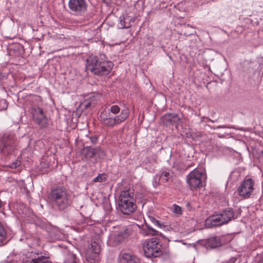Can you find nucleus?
<instances>
[{"mask_svg":"<svg viewBox=\"0 0 263 263\" xmlns=\"http://www.w3.org/2000/svg\"><path fill=\"white\" fill-rule=\"evenodd\" d=\"M6 232L0 222V246L4 244V241L6 239Z\"/></svg>","mask_w":263,"mask_h":263,"instance_id":"obj_24","label":"nucleus"},{"mask_svg":"<svg viewBox=\"0 0 263 263\" xmlns=\"http://www.w3.org/2000/svg\"><path fill=\"white\" fill-rule=\"evenodd\" d=\"M48 199L52 207L59 212H65L73 203L71 194L66 187L62 186L52 187Z\"/></svg>","mask_w":263,"mask_h":263,"instance_id":"obj_1","label":"nucleus"},{"mask_svg":"<svg viewBox=\"0 0 263 263\" xmlns=\"http://www.w3.org/2000/svg\"><path fill=\"white\" fill-rule=\"evenodd\" d=\"M190 34H191L184 33V35H186V36H187V35H190Z\"/></svg>","mask_w":263,"mask_h":263,"instance_id":"obj_40","label":"nucleus"},{"mask_svg":"<svg viewBox=\"0 0 263 263\" xmlns=\"http://www.w3.org/2000/svg\"><path fill=\"white\" fill-rule=\"evenodd\" d=\"M4 77V75L1 72H0V81L3 80Z\"/></svg>","mask_w":263,"mask_h":263,"instance_id":"obj_36","label":"nucleus"},{"mask_svg":"<svg viewBox=\"0 0 263 263\" xmlns=\"http://www.w3.org/2000/svg\"><path fill=\"white\" fill-rule=\"evenodd\" d=\"M254 182L251 178L245 179L242 181L238 187L240 196L245 198H249L254 190Z\"/></svg>","mask_w":263,"mask_h":263,"instance_id":"obj_9","label":"nucleus"},{"mask_svg":"<svg viewBox=\"0 0 263 263\" xmlns=\"http://www.w3.org/2000/svg\"><path fill=\"white\" fill-rule=\"evenodd\" d=\"M173 206L174 208L173 211L175 214H177L178 215H180L182 214V208L180 206L176 204H174Z\"/></svg>","mask_w":263,"mask_h":263,"instance_id":"obj_29","label":"nucleus"},{"mask_svg":"<svg viewBox=\"0 0 263 263\" xmlns=\"http://www.w3.org/2000/svg\"><path fill=\"white\" fill-rule=\"evenodd\" d=\"M145 227H146V229H144L143 230H142V233H144L145 232V231H147L148 229H149V228H152L149 224H148L147 223H146L145 224Z\"/></svg>","mask_w":263,"mask_h":263,"instance_id":"obj_35","label":"nucleus"},{"mask_svg":"<svg viewBox=\"0 0 263 263\" xmlns=\"http://www.w3.org/2000/svg\"><path fill=\"white\" fill-rule=\"evenodd\" d=\"M160 180H159V175H156L152 181V183L154 187L156 188L159 184V181Z\"/></svg>","mask_w":263,"mask_h":263,"instance_id":"obj_31","label":"nucleus"},{"mask_svg":"<svg viewBox=\"0 0 263 263\" xmlns=\"http://www.w3.org/2000/svg\"><path fill=\"white\" fill-rule=\"evenodd\" d=\"M17 163H18V162H15V163H14L13 164V165H12V167H16V166H17V165H18V164H17Z\"/></svg>","mask_w":263,"mask_h":263,"instance_id":"obj_37","label":"nucleus"},{"mask_svg":"<svg viewBox=\"0 0 263 263\" xmlns=\"http://www.w3.org/2000/svg\"><path fill=\"white\" fill-rule=\"evenodd\" d=\"M2 205V202L1 200H0V208H1Z\"/></svg>","mask_w":263,"mask_h":263,"instance_id":"obj_39","label":"nucleus"},{"mask_svg":"<svg viewBox=\"0 0 263 263\" xmlns=\"http://www.w3.org/2000/svg\"><path fill=\"white\" fill-rule=\"evenodd\" d=\"M209 121H210V122H214L216 121H217V120H216L215 121H214V120H211V119H209Z\"/></svg>","mask_w":263,"mask_h":263,"instance_id":"obj_38","label":"nucleus"},{"mask_svg":"<svg viewBox=\"0 0 263 263\" xmlns=\"http://www.w3.org/2000/svg\"><path fill=\"white\" fill-rule=\"evenodd\" d=\"M221 245V240L219 236H212L203 241V245L207 249L216 248Z\"/></svg>","mask_w":263,"mask_h":263,"instance_id":"obj_12","label":"nucleus"},{"mask_svg":"<svg viewBox=\"0 0 263 263\" xmlns=\"http://www.w3.org/2000/svg\"><path fill=\"white\" fill-rule=\"evenodd\" d=\"M94 148L91 146H84L82 149L81 153L86 159L95 158Z\"/></svg>","mask_w":263,"mask_h":263,"instance_id":"obj_20","label":"nucleus"},{"mask_svg":"<svg viewBox=\"0 0 263 263\" xmlns=\"http://www.w3.org/2000/svg\"><path fill=\"white\" fill-rule=\"evenodd\" d=\"M1 103L4 104V106L3 108L0 109V110H4L7 108L8 105L7 104V101L5 100H3L1 101Z\"/></svg>","mask_w":263,"mask_h":263,"instance_id":"obj_33","label":"nucleus"},{"mask_svg":"<svg viewBox=\"0 0 263 263\" xmlns=\"http://www.w3.org/2000/svg\"><path fill=\"white\" fill-rule=\"evenodd\" d=\"M106 179V178L104 174H100L93 179V181L95 182H101L105 181Z\"/></svg>","mask_w":263,"mask_h":263,"instance_id":"obj_30","label":"nucleus"},{"mask_svg":"<svg viewBox=\"0 0 263 263\" xmlns=\"http://www.w3.org/2000/svg\"><path fill=\"white\" fill-rule=\"evenodd\" d=\"M120 108L117 105H112L108 110H104L100 115V119L104 126L113 127L124 122L129 116L128 110L126 108L121 110L119 115L112 116L110 113L117 115L120 112Z\"/></svg>","mask_w":263,"mask_h":263,"instance_id":"obj_3","label":"nucleus"},{"mask_svg":"<svg viewBox=\"0 0 263 263\" xmlns=\"http://www.w3.org/2000/svg\"><path fill=\"white\" fill-rule=\"evenodd\" d=\"M16 139L14 135L11 133H6L2 138V143L3 147H12L15 144Z\"/></svg>","mask_w":263,"mask_h":263,"instance_id":"obj_15","label":"nucleus"},{"mask_svg":"<svg viewBox=\"0 0 263 263\" xmlns=\"http://www.w3.org/2000/svg\"><path fill=\"white\" fill-rule=\"evenodd\" d=\"M101 249L100 240L97 239L96 240L92 241L91 242V250L92 252L96 255L99 254Z\"/></svg>","mask_w":263,"mask_h":263,"instance_id":"obj_22","label":"nucleus"},{"mask_svg":"<svg viewBox=\"0 0 263 263\" xmlns=\"http://www.w3.org/2000/svg\"><path fill=\"white\" fill-rule=\"evenodd\" d=\"M98 137L96 136L90 137V141L92 144H96L98 141Z\"/></svg>","mask_w":263,"mask_h":263,"instance_id":"obj_32","label":"nucleus"},{"mask_svg":"<svg viewBox=\"0 0 263 263\" xmlns=\"http://www.w3.org/2000/svg\"><path fill=\"white\" fill-rule=\"evenodd\" d=\"M95 157L96 159H104L106 157L105 151L100 147L94 148Z\"/></svg>","mask_w":263,"mask_h":263,"instance_id":"obj_23","label":"nucleus"},{"mask_svg":"<svg viewBox=\"0 0 263 263\" xmlns=\"http://www.w3.org/2000/svg\"><path fill=\"white\" fill-rule=\"evenodd\" d=\"M78 259L76 255L69 251H66L64 263H78Z\"/></svg>","mask_w":263,"mask_h":263,"instance_id":"obj_21","label":"nucleus"},{"mask_svg":"<svg viewBox=\"0 0 263 263\" xmlns=\"http://www.w3.org/2000/svg\"><path fill=\"white\" fill-rule=\"evenodd\" d=\"M161 122L166 126L175 124L176 126L180 122V118L176 114L168 113L161 117Z\"/></svg>","mask_w":263,"mask_h":263,"instance_id":"obj_10","label":"nucleus"},{"mask_svg":"<svg viewBox=\"0 0 263 263\" xmlns=\"http://www.w3.org/2000/svg\"><path fill=\"white\" fill-rule=\"evenodd\" d=\"M114 66L113 63L108 60L105 54L98 55H90L86 60V69L95 75H108Z\"/></svg>","mask_w":263,"mask_h":263,"instance_id":"obj_2","label":"nucleus"},{"mask_svg":"<svg viewBox=\"0 0 263 263\" xmlns=\"http://www.w3.org/2000/svg\"><path fill=\"white\" fill-rule=\"evenodd\" d=\"M88 4L86 0H69L68 7L76 16H81L87 11Z\"/></svg>","mask_w":263,"mask_h":263,"instance_id":"obj_6","label":"nucleus"},{"mask_svg":"<svg viewBox=\"0 0 263 263\" xmlns=\"http://www.w3.org/2000/svg\"><path fill=\"white\" fill-rule=\"evenodd\" d=\"M91 102L89 100H85L80 105V108L82 110L87 109L91 106Z\"/></svg>","mask_w":263,"mask_h":263,"instance_id":"obj_26","label":"nucleus"},{"mask_svg":"<svg viewBox=\"0 0 263 263\" xmlns=\"http://www.w3.org/2000/svg\"><path fill=\"white\" fill-rule=\"evenodd\" d=\"M223 263H228V262H223Z\"/></svg>","mask_w":263,"mask_h":263,"instance_id":"obj_42","label":"nucleus"},{"mask_svg":"<svg viewBox=\"0 0 263 263\" xmlns=\"http://www.w3.org/2000/svg\"><path fill=\"white\" fill-rule=\"evenodd\" d=\"M33 121L41 127H45L47 124L48 119L43 109L39 107H32L31 109Z\"/></svg>","mask_w":263,"mask_h":263,"instance_id":"obj_7","label":"nucleus"},{"mask_svg":"<svg viewBox=\"0 0 263 263\" xmlns=\"http://www.w3.org/2000/svg\"><path fill=\"white\" fill-rule=\"evenodd\" d=\"M49 236L53 241L59 240L63 238L62 233L57 228H51L49 232Z\"/></svg>","mask_w":263,"mask_h":263,"instance_id":"obj_19","label":"nucleus"},{"mask_svg":"<svg viewBox=\"0 0 263 263\" xmlns=\"http://www.w3.org/2000/svg\"><path fill=\"white\" fill-rule=\"evenodd\" d=\"M129 235V230L128 229H125L122 231L118 232L114 237V241L116 243L122 242L125 239L127 238Z\"/></svg>","mask_w":263,"mask_h":263,"instance_id":"obj_16","label":"nucleus"},{"mask_svg":"<svg viewBox=\"0 0 263 263\" xmlns=\"http://www.w3.org/2000/svg\"><path fill=\"white\" fill-rule=\"evenodd\" d=\"M258 263H263V260H262L260 261Z\"/></svg>","mask_w":263,"mask_h":263,"instance_id":"obj_41","label":"nucleus"},{"mask_svg":"<svg viewBox=\"0 0 263 263\" xmlns=\"http://www.w3.org/2000/svg\"><path fill=\"white\" fill-rule=\"evenodd\" d=\"M205 224L208 227H218L225 224L219 214L212 216L206 219Z\"/></svg>","mask_w":263,"mask_h":263,"instance_id":"obj_14","label":"nucleus"},{"mask_svg":"<svg viewBox=\"0 0 263 263\" xmlns=\"http://www.w3.org/2000/svg\"><path fill=\"white\" fill-rule=\"evenodd\" d=\"M144 235H152L157 236L159 234V232L155 230L153 228H149L147 231H145L144 233H142Z\"/></svg>","mask_w":263,"mask_h":263,"instance_id":"obj_27","label":"nucleus"},{"mask_svg":"<svg viewBox=\"0 0 263 263\" xmlns=\"http://www.w3.org/2000/svg\"><path fill=\"white\" fill-rule=\"evenodd\" d=\"M120 256L126 263H140V262L138 257L130 253H123Z\"/></svg>","mask_w":263,"mask_h":263,"instance_id":"obj_17","label":"nucleus"},{"mask_svg":"<svg viewBox=\"0 0 263 263\" xmlns=\"http://www.w3.org/2000/svg\"><path fill=\"white\" fill-rule=\"evenodd\" d=\"M24 263H52L48 258L43 255L40 256L38 253H31L26 259L24 260Z\"/></svg>","mask_w":263,"mask_h":263,"instance_id":"obj_11","label":"nucleus"},{"mask_svg":"<svg viewBox=\"0 0 263 263\" xmlns=\"http://www.w3.org/2000/svg\"><path fill=\"white\" fill-rule=\"evenodd\" d=\"M219 215L224 224L228 223L233 219H234L236 218V217H235L233 210L230 208L223 210Z\"/></svg>","mask_w":263,"mask_h":263,"instance_id":"obj_13","label":"nucleus"},{"mask_svg":"<svg viewBox=\"0 0 263 263\" xmlns=\"http://www.w3.org/2000/svg\"><path fill=\"white\" fill-rule=\"evenodd\" d=\"M136 196L133 188L125 187L120 194L118 208L125 215L133 213L137 209Z\"/></svg>","mask_w":263,"mask_h":263,"instance_id":"obj_4","label":"nucleus"},{"mask_svg":"<svg viewBox=\"0 0 263 263\" xmlns=\"http://www.w3.org/2000/svg\"><path fill=\"white\" fill-rule=\"evenodd\" d=\"M203 175L202 172L194 169L187 176V183L191 189H196L202 186L201 179Z\"/></svg>","mask_w":263,"mask_h":263,"instance_id":"obj_8","label":"nucleus"},{"mask_svg":"<svg viewBox=\"0 0 263 263\" xmlns=\"http://www.w3.org/2000/svg\"><path fill=\"white\" fill-rule=\"evenodd\" d=\"M144 255L147 258H157L162 255V245L158 238L146 240L142 246Z\"/></svg>","mask_w":263,"mask_h":263,"instance_id":"obj_5","label":"nucleus"},{"mask_svg":"<svg viewBox=\"0 0 263 263\" xmlns=\"http://www.w3.org/2000/svg\"><path fill=\"white\" fill-rule=\"evenodd\" d=\"M171 176L169 171H163L161 172V174L159 175V180H161L163 182L168 181V178Z\"/></svg>","mask_w":263,"mask_h":263,"instance_id":"obj_25","label":"nucleus"},{"mask_svg":"<svg viewBox=\"0 0 263 263\" xmlns=\"http://www.w3.org/2000/svg\"><path fill=\"white\" fill-rule=\"evenodd\" d=\"M132 18H130L128 15H121L119 19L118 27L120 29L128 28L131 26L130 21Z\"/></svg>","mask_w":263,"mask_h":263,"instance_id":"obj_18","label":"nucleus"},{"mask_svg":"<svg viewBox=\"0 0 263 263\" xmlns=\"http://www.w3.org/2000/svg\"><path fill=\"white\" fill-rule=\"evenodd\" d=\"M229 128V127L227 125H219L217 127H211V128H213L214 129H218V128Z\"/></svg>","mask_w":263,"mask_h":263,"instance_id":"obj_34","label":"nucleus"},{"mask_svg":"<svg viewBox=\"0 0 263 263\" xmlns=\"http://www.w3.org/2000/svg\"><path fill=\"white\" fill-rule=\"evenodd\" d=\"M150 221L155 226L158 228H161L163 226V225L159 221L157 220L154 217L149 216L148 217Z\"/></svg>","mask_w":263,"mask_h":263,"instance_id":"obj_28","label":"nucleus"}]
</instances>
